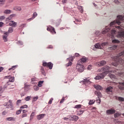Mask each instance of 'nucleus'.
<instances>
[{"instance_id":"1","label":"nucleus","mask_w":124,"mask_h":124,"mask_svg":"<svg viewBox=\"0 0 124 124\" xmlns=\"http://www.w3.org/2000/svg\"><path fill=\"white\" fill-rule=\"evenodd\" d=\"M124 55V51H123L121 53H120L119 55L114 57V62H112V65L114 66H118L119 65V63L120 64H123L124 62V60L122 59V58L120 57L121 56Z\"/></svg>"},{"instance_id":"2","label":"nucleus","mask_w":124,"mask_h":124,"mask_svg":"<svg viewBox=\"0 0 124 124\" xmlns=\"http://www.w3.org/2000/svg\"><path fill=\"white\" fill-rule=\"evenodd\" d=\"M98 72H103L102 73H104V74H105V76L106 75V74H108V73H109V72H110V71H111V67L106 65L104 66L103 67L101 68L100 69L98 70Z\"/></svg>"},{"instance_id":"3","label":"nucleus","mask_w":124,"mask_h":124,"mask_svg":"<svg viewBox=\"0 0 124 124\" xmlns=\"http://www.w3.org/2000/svg\"><path fill=\"white\" fill-rule=\"evenodd\" d=\"M108 42H104L100 45L99 43L96 44L95 45V48L96 49H102V47H104V46H107L108 45Z\"/></svg>"},{"instance_id":"4","label":"nucleus","mask_w":124,"mask_h":124,"mask_svg":"<svg viewBox=\"0 0 124 124\" xmlns=\"http://www.w3.org/2000/svg\"><path fill=\"white\" fill-rule=\"evenodd\" d=\"M43 66L48 67L49 69H52L53 68V63L51 62H43Z\"/></svg>"},{"instance_id":"5","label":"nucleus","mask_w":124,"mask_h":124,"mask_svg":"<svg viewBox=\"0 0 124 124\" xmlns=\"http://www.w3.org/2000/svg\"><path fill=\"white\" fill-rule=\"evenodd\" d=\"M3 35H2V39L4 41V42H7L8 41V32L7 31H4L3 32Z\"/></svg>"},{"instance_id":"6","label":"nucleus","mask_w":124,"mask_h":124,"mask_svg":"<svg viewBox=\"0 0 124 124\" xmlns=\"http://www.w3.org/2000/svg\"><path fill=\"white\" fill-rule=\"evenodd\" d=\"M104 77H105V74L104 73H102L100 75H97V76L94 78V79L95 80H101V79H103Z\"/></svg>"},{"instance_id":"7","label":"nucleus","mask_w":124,"mask_h":124,"mask_svg":"<svg viewBox=\"0 0 124 124\" xmlns=\"http://www.w3.org/2000/svg\"><path fill=\"white\" fill-rule=\"evenodd\" d=\"M91 78H84L82 81H80L79 83H81V84H91V82L90 81Z\"/></svg>"},{"instance_id":"8","label":"nucleus","mask_w":124,"mask_h":124,"mask_svg":"<svg viewBox=\"0 0 124 124\" xmlns=\"http://www.w3.org/2000/svg\"><path fill=\"white\" fill-rule=\"evenodd\" d=\"M16 67H17V66L15 65L8 69V71H10V73H11L12 75L15 73V69H16Z\"/></svg>"},{"instance_id":"9","label":"nucleus","mask_w":124,"mask_h":124,"mask_svg":"<svg viewBox=\"0 0 124 124\" xmlns=\"http://www.w3.org/2000/svg\"><path fill=\"white\" fill-rule=\"evenodd\" d=\"M47 31H50L51 33L52 34H56V31H55V28H54V27L49 26L47 28Z\"/></svg>"},{"instance_id":"10","label":"nucleus","mask_w":124,"mask_h":124,"mask_svg":"<svg viewBox=\"0 0 124 124\" xmlns=\"http://www.w3.org/2000/svg\"><path fill=\"white\" fill-rule=\"evenodd\" d=\"M106 113L107 115H111L112 114H115V113H116V110L111 108L110 109L107 110Z\"/></svg>"},{"instance_id":"11","label":"nucleus","mask_w":124,"mask_h":124,"mask_svg":"<svg viewBox=\"0 0 124 124\" xmlns=\"http://www.w3.org/2000/svg\"><path fill=\"white\" fill-rule=\"evenodd\" d=\"M74 59V57H73L72 56H71L69 58H67V61L69 60V62L68 63H67L66 64V66H67V67L70 66V65H71V64H72V62H73Z\"/></svg>"},{"instance_id":"12","label":"nucleus","mask_w":124,"mask_h":124,"mask_svg":"<svg viewBox=\"0 0 124 124\" xmlns=\"http://www.w3.org/2000/svg\"><path fill=\"white\" fill-rule=\"evenodd\" d=\"M78 72H83V71H84V70L85 69V67L84 66V65H82V64H78Z\"/></svg>"},{"instance_id":"13","label":"nucleus","mask_w":124,"mask_h":124,"mask_svg":"<svg viewBox=\"0 0 124 124\" xmlns=\"http://www.w3.org/2000/svg\"><path fill=\"white\" fill-rule=\"evenodd\" d=\"M105 64H106V62L105 61L103 60L100 62L96 63V65H97V66H102L103 65H105Z\"/></svg>"},{"instance_id":"14","label":"nucleus","mask_w":124,"mask_h":124,"mask_svg":"<svg viewBox=\"0 0 124 124\" xmlns=\"http://www.w3.org/2000/svg\"><path fill=\"white\" fill-rule=\"evenodd\" d=\"M46 116V114H41L40 115H37V119L39 121H40V120H42V119H43V118H44V117Z\"/></svg>"},{"instance_id":"15","label":"nucleus","mask_w":124,"mask_h":124,"mask_svg":"<svg viewBox=\"0 0 124 124\" xmlns=\"http://www.w3.org/2000/svg\"><path fill=\"white\" fill-rule=\"evenodd\" d=\"M119 85H118V88L120 90H122V91L124 90V82H119Z\"/></svg>"},{"instance_id":"16","label":"nucleus","mask_w":124,"mask_h":124,"mask_svg":"<svg viewBox=\"0 0 124 124\" xmlns=\"http://www.w3.org/2000/svg\"><path fill=\"white\" fill-rule=\"evenodd\" d=\"M78 116H80V115H82L85 112V108H82L81 109H78Z\"/></svg>"},{"instance_id":"17","label":"nucleus","mask_w":124,"mask_h":124,"mask_svg":"<svg viewBox=\"0 0 124 124\" xmlns=\"http://www.w3.org/2000/svg\"><path fill=\"white\" fill-rule=\"evenodd\" d=\"M95 94L98 96V98H99V97H102V94H101V93L98 91H95Z\"/></svg>"},{"instance_id":"18","label":"nucleus","mask_w":124,"mask_h":124,"mask_svg":"<svg viewBox=\"0 0 124 124\" xmlns=\"http://www.w3.org/2000/svg\"><path fill=\"white\" fill-rule=\"evenodd\" d=\"M14 10L16 11H21L22 10V8L20 6H15L14 7Z\"/></svg>"},{"instance_id":"19","label":"nucleus","mask_w":124,"mask_h":124,"mask_svg":"<svg viewBox=\"0 0 124 124\" xmlns=\"http://www.w3.org/2000/svg\"><path fill=\"white\" fill-rule=\"evenodd\" d=\"M87 60H88V59H87V58L83 57L82 58H81L80 59L81 63H84L86 62H87Z\"/></svg>"},{"instance_id":"20","label":"nucleus","mask_w":124,"mask_h":124,"mask_svg":"<svg viewBox=\"0 0 124 124\" xmlns=\"http://www.w3.org/2000/svg\"><path fill=\"white\" fill-rule=\"evenodd\" d=\"M16 14H12L8 17L7 18V21H10L13 17H16Z\"/></svg>"},{"instance_id":"21","label":"nucleus","mask_w":124,"mask_h":124,"mask_svg":"<svg viewBox=\"0 0 124 124\" xmlns=\"http://www.w3.org/2000/svg\"><path fill=\"white\" fill-rule=\"evenodd\" d=\"M112 90H113V87L111 86H109L107 88L106 92L107 93H111Z\"/></svg>"},{"instance_id":"22","label":"nucleus","mask_w":124,"mask_h":124,"mask_svg":"<svg viewBox=\"0 0 124 124\" xmlns=\"http://www.w3.org/2000/svg\"><path fill=\"white\" fill-rule=\"evenodd\" d=\"M9 26H13V27H15L16 25H17V23L13 21H11L9 22Z\"/></svg>"},{"instance_id":"23","label":"nucleus","mask_w":124,"mask_h":124,"mask_svg":"<svg viewBox=\"0 0 124 124\" xmlns=\"http://www.w3.org/2000/svg\"><path fill=\"white\" fill-rule=\"evenodd\" d=\"M94 88L98 91H101L102 90V87L100 85H94Z\"/></svg>"},{"instance_id":"24","label":"nucleus","mask_w":124,"mask_h":124,"mask_svg":"<svg viewBox=\"0 0 124 124\" xmlns=\"http://www.w3.org/2000/svg\"><path fill=\"white\" fill-rule=\"evenodd\" d=\"M7 121H12L13 122H15L16 121V118L14 117H8L6 118Z\"/></svg>"},{"instance_id":"25","label":"nucleus","mask_w":124,"mask_h":124,"mask_svg":"<svg viewBox=\"0 0 124 124\" xmlns=\"http://www.w3.org/2000/svg\"><path fill=\"white\" fill-rule=\"evenodd\" d=\"M8 78H9V82H14V81H15V78L14 77H11L10 78H9V77H10V76H8L7 77Z\"/></svg>"},{"instance_id":"26","label":"nucleus","mask_w":124,"mask_h":124,"mask_svg":"<svg viewBox=\"0 0 124 124\" xmlns=\"http://www.w3.org/2000/svg\"><path fill=\"white\" fill-rule=\"evenodd\" d=\"M108 76L109 77H110V78H111V79H112V80H114V79H115L116 78V76L110 73L108 74Z\"/></svg>"},{"instance_id":"27","label":"nucleus","mask_w":124,"mask_h":124,"mask_svg":"<svg viewBox=\"0 0 124 124\" xmlns=\"http://www.w3.org/2000/svg\"><path fill=\"white\" fill-rule=\"evenodd\" d=\"M41 73L44 76H46V72H45V71L44 70V68L43 67H41Z\"/></svg>"},{"instance_id":"28","label":"nucleus","mask_w":124,"mask_h":124,"mask_svg":"<svg viewBox=\"0 0 124 124\" xmlns=\"http://www.w3.org/2000/svg\"><path fill=\"white\" fill-rule=\"evenodd\" d=\"M69 121H73L74 120V116H68Z\"/></svg>"},{"instance_id":"29","label":"nucleus","mask_w":124,"mask_h":124,"mask_svg":"<svg viewBox=\"0 0 124 124\" xmlns=\"http://www.w3.org/2000/svg\"><path fill=\"white\" fill-rule=\"evenodd\" d=\"M4 14H10L11 13V10H5L4 11Z\"/></svg>"},{"instance_id":"30","label":"nucleus","mask_w":124,"mask_h":124,"mask_svg":"<svg viewBox=\"0 0 124 124\" xmlns=\"http://www.w3.org/2000/svg\"><path fill=\"white\" fill-rule=\"evenodd\" d=\"M12 32H13V27H11L9 28L8 31V33H11Z\"/></svg>"},{"instance_id":"31","label":"nucleus","mask_w":124,"mask_h":124,"mask_svg":"<svg viewBox=\"0 0 124 124\" xmlns=\"http://www.w3.org/2000/svg\"><path fill=\"white\" fill-rule=\"evenodd\" d=\"M35 113L33 112L31 113L30 116V121H31L32 119H33V117H34Z\"/></svg>"},{"instance_id":"32","label":"nucleus","mask_w":124,"mask_h":124,"mask_svg":"<svg viewBox=\"0 0 124 124\" xmlns=\"http://www.w3.org/2000/svg\"><path fill=\"white\" fill-rule=\"evenodd\" d=\"M117 99L119 100V101H124V98L122 97H117Z\"/></svg>"},{"instance_id":"33","label":"nucleus","mask_w":124,"mask_h":124,"mask_svg":"<svg viewBox=\"0 0 124 124\" xmlns=\"http://www.w3.org/2000/svg\"><path fill=\"white\" fill-rule=\"evenodd\" d=\"M94 102H95V100H91L89 101V105H93V104H94Z\"/></svg>"},{"instance_id":"34","label":"nucleus","mask_w":124,"mask_h":124,"mask_svg":"<svg viewBox=\"0 0 124 124\" xmlns=\"http://www.w3.org/2000/svg\"><path fill=\"white\" fill-rule=\"evenodd\" d=\"M112 42L113 44H114V43L118 44V43H120V41H119V40L114 39L112 41Z\"/></svg>"},{"instance_id":"35","label":"nucleus","mask_w":124,"mask_h":124,"mask_svg":"<svg viewBox=\"0 0 124 124\" xmlns=\"http://www.w3.org/2000/svg\"><path fill=\"white\" fill-rule=\"evenodd\" d=\"M78 9L81 13H83V7L81 6H78Z\"/></svg>"},{"instance_id":"36","label":"nucleus","mask_w":124,"mask_h":124,"mask_svg":"<svg viewBox=\"0 0 124 124\" xmlns=\"http://www.w3.org/2000/svg\"><path fill=\"white\" fill-rule=\"evenodd\" d=\"M43 81H39L38 84V87H42V84H43Z\"/></svg>"},{"instance_id":"37","label":"nucleus","mask_w":124,"mask_h":124,"mask_svg":"<svg viewBox=\"0 0 124 124\" xmlns=\"http://www.w3.org/2000/svg\"><path fill=\"white\" fill-rule=\"evenodd\" d=\"M121 116V114L117 112L114 114V118H118V117H120Z\"/></svg>"},{"instance_id":"38","label":"nucleus","mask_w":124,"mask_h":124,"mask_svg":"<svg viewBox=\"0 0 124 124\" xmlns=\"http://www.w3.org/2000/svg\"><path fill=\"white\" fill-rule=\"evenodd\" d=\"M37 13L36 12H34L33 14L32 18H33V19H34V18H35V17H37Z\"/></svg>"},{"instance_id":"39","label":"nucleus","mask_w":124,"mask_h":124,"mask_svg":"<svg viewBox=\"0 0 124 124\" xmlns=\"http://www.w3.org/2000/svg\"><path fill=\"white\" fill-rule=\"evenodd\" d=\"M119 76H122V75H124V73L122 71L118 72L117 74Z\"/></svg>"},{"instance_id":"40","label":"nucleus","mask_w":124,"mask_h":124,"mask_svg":"<svg viewBox=\"0 0 124 124\" xmlns=\"http://www.w3.org/2000/svg\"><path fill=\"white\" fill-rule=\"evenodd\" d=\"M24 108H28V105H24L23 106H22L21 107H20V108L21 109H24Z\"/></svg>"},{"instance_id":"41","label":"nucleus","mask_w":124,"mask_h":124,"mask_svg":"<svg viewBox=\"0 0 124 124\" xmlns=\"http://www.w3.org/2000/svg\"><path fill=\"white\" fill-rule=\"evenodd\" d=\"M22 112V109H19L18 110H17L16 111V115H19V114H21V112Z\"/></svg>"},{"instance_id":"42","label":"nucleus","mask_w":124,"mask_h":124,"mask_svg":"<svg viewBox=\"0 0 124 124\" xmlns=\"http://www.w3.org/2000/svg\"><path fill=\"white\" fill-rule=\"evenodd\" d=\"M5 19V16H0V21H3Z\"/></svg>"},{"instance_id":"43","label":"nucleus","mask_w":124,"mask_h":124,"mask_svg":"<svg viewBox=\"0 0 124 124\" xmlns=\"http://www.w3.org/2000/svg\"><path fill=\"white\" fill-rule=\"evenodd\" d=\"M30 99H31V96H27L25 98V100H26V101H29Z\"/></svg>"},{"instance_id":"44","label":"nucleus","mask_w":124,"mask_h":124,"mask_svg":"<svg viewBox=\"0 0 124 124\" xmlns=\"http://www.w3.org/2000/svg\"><path fill=\"white\" fill-rule=\"evenodd\" d=\"M115 33H116V30H115L114 29H112L111 31V34H114Z\"/></svg>"},{"instance_id":"45","label":"nucleus","mask_w":124,"mask_h":124,"mask_svg":"<svg viewBox=\"0 0 124 124\" xmlns=\"http://www.w3.org/2000/svg\"><path fill=\"white\" fill-rule=\"evenodd\" d=\"M97 103H99V104H100V102H101V100L100 98H98V99L96 100Z\"/></svg>"},{"instance_id":"46","label":"nucleus","mask_w":124,"mask_h":124,"mask_svg":"<svg viewBox=\"0 0 124 124\" xmlns=\"http://www.w3.org/2000/svg\"><path fill=\"white\" fill-rule=\"evenodd\" d=\"M33 89L34 91H38V90H39V87H38V86H34Z\"/></svg>"},{"instance_id":"47","label":"nucleus","mask_w":124,"mask_h":124,"mask_svg":"<svg viewBox=\"0 0 124 124\" xmlns=\"http://www.w3.org/2000/svg\"><path fill=\"white\" fill-rule=\"evenodd\" d=\"M54 100V99L53 98H51L50 100L48 102V104H52V101Z\"/></svg>"},{"instance_id":"48","label":"nucleus","mask_w":124,"mask_h":124,"mask_svg":"<svg viewBox=\"0 0 124 124\" xmlns=\"http://www.w3.org/2000/svg\"><path fill=\"white\" fill-rule=\"evenodd\" d=\"M38 99V97H34L33 98V101H36Z\"/></svg>"},{"instance_id":"49","label":"nucleus","mask_w":124,"mask_h":124,"mask_svg":"<svg viewBox=\"0 0 124 124\" xmlns=\"http://www.w3.org/2000/svg\"><path fill=\"white\" fill-rule=\"evenodd\" d=\"M27 116H28V114L27 113H24L22 115L21 117L25 118V117H27Z\"/></svg>"},{"instance_id":"50","label":"nucleus","mask_w":124,"mask_h":124,"mask_svg":"<svg viewBox=\"0 0 124 124\" xmlns=\"http://www.w3.org/2000/svg\"><path fill=\"white\" fill-rule=\"evenodd\" d=\"M87 69L88 70H91V69H92V65H88V66L87 67Z\"/></svg>"},{"instance_id":"51","label":"nucleus","mask_w":124,"mask_h":124,"mask_svg":"<svg viewBox=\"0 0 124 124\" xmlns=\"http://www.w3.org/2000/svg\"><path fill=\"white\" fill-rule=\"evenodd\" d=\"M33 20V18L31 17L27 19L28 22H31V20Z\"/></svg>"},{"instance_id":"52","label":"nucleus","mask_w":124,"mask_h":124,"mask_svg":"<svg viewBox=\"0 0 124 124\" xmlns=\"http://www.w3.org/2000/svg\"><path fill=\"white\" fill-rule=\"evenodd\" d=\"M2 116H5L6 115V111H4L2 112Z\"/></svg>"},{"instance_id":"53","label":"nucleus","mask_w":124,"mask_h":124,"mask_svg":"<svg viewBox=\"0 0 124 124\" xmlns=\"http://www.w3.org/2000/svg\"><path fill=\"white\" fill-rule=\"evenodd\" d=\"M63 101H64V98H62L60 101V103H63Z\"/></svg>"},{"instance_id":"54","label":"nucleus","mask_w":124,"mask_h":124,"mask_svg":"<svg viewBox=\"0 0 124 124\" xmlns=\"http://www.w3.org/2000/svg\"><path fill=\"white\" fill-rule=\"evenodd\" d=\"M47 48H48V49H53V46H51V45L47 47Z\"/></svg>"},{"instance_id":"55","label":"nucleus","mask_w":124,"mask_h":124,"mask_svg":"<svg viewBox=\"0 0 124 124\" xmlns=\"http://www.w3.org/2000/svg\"><path fill=\"white\" fill-rule=\"evenodd\" d=\"M4 68L2 67H0V72H1L2 70H3Z\"/></svg>"},{"instance_id":"56","label":"nucleus","mask_w":124,"mask_h":124,"mask_svg":"<svg viewBox=\"0 0 124 124\" xmlns=\"http://www.w3.org/2000/svg\"><path fill=\"white\" fill-rule=\"evenodd\" d=\"M67 1V0H62V3H65Z\"/></svg>"},{"instance_id":"57","label":"nucleus","mask_w":124,"mask_h":124,"mask_svg":"<svg viewBox=\"0 0 124 124\" xmlns=\"http://www.w3.org/2000/svg\"><path fill=\"white\" fill-rule=\"evenodd\" d=\"M2 25H3V23L2 22H0V28H1V27H2Z\"/></svg>"},{"instance_id":"58","label":"nucleus","mask_w":124,"mask_h":124,"mask_svg":"<svg viewBox=\"0 0 124 124\" xmlns=\"http://www.w3.org/2000/svg\"><path fill=\"white\" fill-rule=\"evenodd\" d=\"M63 119L64 121H67L68 120V117H64Z\"/></svg>"},{"instance_id":"59","label":"nucleus","mask_w":124,"mask_h":124,"mask_svg":"<svg viewBox=\"0 0 124 124\" xmlns=\"http://www.w3.org/2000/svg\"><path fill=\"white\" fill-rule=\"evenodd\" d=\"M5 0H0V4H1V2H4Z\"/></svg>"},{"instance_id":"60","label":"nucleus","mask_w":124,"mask_h":124,"mask_svg":"<svg viewBox=\"0 0 124 124\" xmlns=\"http://www.w3.org/2000/svg\"><path fill=\"white\" fill-rule=\"evenodd\" d=\"M81 107H82V106L81 105H78V109H80V108H81Z\"/></svg>"},{"instance_id":"61","label":"nucleus","mask_w":124,"mask_h":124,"mask_svg":"<svg viewBox=\"0 0 124 124\" xmlns=\"http://www.w3.org/2000/svg\"><path fill=\"white\" fill-rule=\"evenodd\" d=\"M20 102H21V100H17L16 102L17 104H18V103H20Z\"/></svg>"},{"instance_id":"62","label":"nucleus","mask_w":124,"mask_h":124,"mask_svg":"<svg viewBox=\"0 0 124 124\" xmlns=\"http://www.w3.org/2000/svg\"><path fill=\"white\" fill-rule=\"evenodd\" d=\"M31 81L32 82H34V81H35V78H32Z\"/></svg>"},{"instance_id":"63","label":"nucleus","mask_w":124,"mask_h":124,"mask_svg":"<svg viewBox=\"0 0 124 124\" xmlns=\"http://www.w3.org/2000/svg\"><path fill=\"white\" fill-rule=\"evenodd\" d=\"M113 49H116L117 48V46H113Z\"/></svg>"},{"instance_id":"64","label":"nucleus","mask_w":124,"mask_h":124,"mask_svg":"<svg viewBox=\"0 0 124 124\" xmlns=\"http://www.w3.org/2000/svg\"><path fill=\"white\" fill-rule=\"evenodd\" d=\"M27 110H23V113H27Z\"/></svg>"}]
</instances>
